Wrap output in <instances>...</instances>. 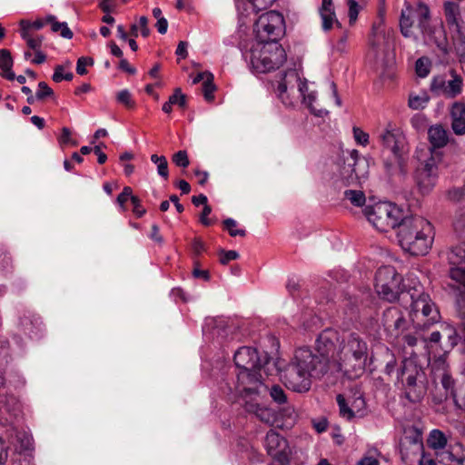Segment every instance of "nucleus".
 I'll return each mask as SVG.
<instances>
[{
  "mask_svg": "<svg viewBox=\"0 0 465 465\" xmlns=\"http://www.w3.org/2000/svg\"><path fill=\"white\" fill-rule=\"evenodd\" d=\"M443 10L448 25L450 27L453 26L456 30H459L460 22L461 21L459 5L453 2H445Z\"/></svg>",
  "mask_w": 465,
  "mask_h": 465,
  "instance_id": "obj_28",
  "label": "nucleus"
},
{
  "mask_svg": "<svg viewBox=\"0 0 465 465\" xmlns=\"http://www.w3.org/2000/svg\"><path fill=\"white\" fill-rule=\"evenodd\" d=\"M353 137L358 144L366 146L369 143V134L359 127H353Z\"/></svg>",
  "mask_w": 465,
  "mask_h": 465,
  "instance_id": "obj_48",
  "label": "nucleus"
},
{
  "mask_svg": "<svg viewBox=\"0 0 465 465\" xmlns=\"http://www.w3.org/2000/svg\"><path fill=\"white\" fill-rule=\"evenodd\" d=\"M175 7L182 10H190L192 8V0H177Z\"/></svg>",
  "mask_w": 465,
  "mask_h": 465,
  "instance_id": "obj_62",
  "label": "nucleus"
},
{
  "mask_svg": "<svg viewBox=\"0 0 465 465\" xmlns=\"http://www.w3.org/2000/svg\"><path fill=\"white\" fill-rule=\"evenodd\" d=\"M173 105H177L182 110H185L187 107V96L182 92L181 88L174 89L168 101L163 104L162 109L165 114H169L172 113Z\"/></svg>",
  "mask_w": 465,
  "mask_h": 465,
  "instance_id": "obj_27",
  "label": "nucleus"
},
{
  "mask_svg": "<svg viewBox=\"0 0 465 465\" xmlns=\"http://www.w3.org/2000/svg\"><path fill=\"white\" fill-rule=\"evenodd\" d=\"M431 63L428 57H420L415 63V72L420 77H426L430 72Z\"/></svg>",
  "mask_w": 465,
  "mask_h": 465,
  "instance_id": "obj_36",
  "label": "nucleus"
},
{
  "mask_svg": "<svg viewBox=\"0 0 465 465\" xmlns=\"http://www.w3.org/2000/svg\"><path fill=\"white\" fill-rule=\"evenodd\" d=\"M430 101L427 92L422 91L419 94L411 93L409 96L408 105L412 110L423 109Z\"/></svg>",
  "mask_w": 465,
  "mask_h": 465,
  "instance_id": "obj_32",
  "label": "nucleus"
},
{
  "mask_svg": "<svg viewBox=\"0 0 465 465\" xmlns=\"http://www.w3.org/2000/svg\"><path fill=\"white\" fill-rule=\"evenodd\" d=\"M337 331L324 330L316 341V350L321 354L320 359L327 363V360L336 361L337 352H340L341 341Z\"/></svg>",
  "mask_w": 465,
  "mask_h": 465,
  "instance_id": "obj_10",
  "label": "nucleus"
},
{
  "mask_svg": "<svg viewBox=\"0 0 465 465\" xmlns=\"http://www.w3.org/2000/svg\"><path fill=\"white\" fill-rule=\"evenodd\" d=\"M441 158L440 153L431 151L430 157L422 167L417 170V185L422 194L428 193L435 186L438 178V165Z\"/></svg>",
  "mask_w": 465,
  "mask_h": 465,
  "instance_id": "obj_9",
  "label": "nucleus"
},
{
  "mask_svg": "<svg viewBox=\"0 0 465 465\" xmlns=\"http://www.w3.org/2000/svg\"><path fill=\"white\" fill-rule=\"evenodd\" d=\"M22 38L25 41L27 49L25 51V58L34 64H41L46 61V55L42 52L43 36L39 34L20 31Z\"/></svg>",
  "mask_w": 465,
  "mask_h": 465,
  "instance_id": "obj_14",
  "label": "nucleus"
},
{
  "mask_svg": "<svg viewBox=\"0 0 465 465\" xmlns=\"http://www.w3.org/2000/svg\"><path fill=\"white\" fill-rule=\"evenodd\" d=\"M274 1L275 0H248L257 12L269 8Z\"/></svg>",
  "mask_w": 465,
  "mask_h": 465,
  "instance_id": "obj_51",
  "label": "nucleus"
},
{
  "mask_svg": "<svg viewBox=\"0 0 465 465\" xmlns=\"http://www.w3.org/2000/svg\"><path fill=\"white\" fill-rule=\"evenodd\" d=\"M458 308L460 314L465 317V293H462L460 298H458Z\"/></svg>",
  "mask_w": 465,
  "mask_h": 465,
  "instance_id": "obj_64",
  "label": "nucleus"
},
{
  "mask_svg": "<svg viewBox=\"0 0 465 465\" xmlns=\"http://www.w3.org/2000/svg\"><path fill=\"white\" fill-rule=\"evenodd\" d=\"M270 395L272 398V400L279 404H282L287 401V396L283 389L279 385H274L272 387L270 391Z\"/></svg>",
  "mask_w": 465,
  "mask_h": 465,
  "instance_id": "obj_44",
  "label": "nucleus"
},
{
  "mask_svg": "<svg viewBox=\"0 0 465 465\" xmlns=\"http://www.w3.org/2000/svg\"><path fill=\"white\" fill-rule=\"evenodd\" d=\"M114 0H103L99 4V6H100V8L102 9L103 12L110 13L115 7V5H114Z\"/></svg>",
  "mask_w": 465,
  "mask_h": 465,
  "instance_id": "obj_57",
  "label": "nucleus"
},
{
  "mask_svg": "<svg viewBox=\"0 0 465 465\" xmlns=\"http://www.w3.org/2000/svg\"><path fill=\"white\" fill-rule=\"evenodd\" d=\"M155 26L157 28V31L163 35L166 33L167 31V28H168V22L167 20L163 17V18H160L157 20L156 24H155Z\"/></svg>",
  "mask_w": 465,
  "mask_h": 465,
  "instance_id": "obj_59",
  "label": "nucleus"
},
{
  "mask_svg": "<svg viewBox=\"0 0 465 465\" xmlns=\"http://www.w3.org/2000/svg\"><path fill=\"white\" fill-rule=\"evenodd\" d=\"M285 60V50L278 42H256L250 50V62L257 73L279 68Z\"/></svg>",
  "mask_w": 465,
  "mask_h": 465,
  "instance_id": "obj_4",
  "label": "nucleus"
},
{
  "mask_svg": "<svg viewBox=\"0 0 465 465\" xmlns=\"http://www.w3.org/2000/svg\"><path fill=\"white\" fill-rule=\"evenodd\" d=\"M298 419V414L293 406L281 408L276 414L275 426L282 430H288L294 426Z\"/></svg>",
  "mask_w": 465,
  "mask_h": 465,
  "instance_id": "obj_25",
  "label": "nucleus"
},
{
  "mask_svg": "<svg viewBox=\"0 0 465 465\" xmlns=\"http://www.w3.org/2000/svg\"><path fill=\"white\" fill-rule=\"evenodd\" d=\"M54 91L45 82H40L38 84V90L36 92V97L39 100H43L45 97L53 96Z\"/></svg>",
  "mask_w": 465,
  "mask_h": 465,
  "instance_id": "obj_49",
  "label": "nucleus"
},
{
  "mask_svg": "<svg viewBox=\"0 0 465 465\" xmlns=\"http://www.w3.org/2000/svg\"><path fill=\"white\" fill-rule=\"evenodd\" d=\"M341 357L367 356V344L355 334H349L341 341Z\"/></svg>",
  "mask_w": 465,
  "mask_h": 465,
  "instance_id": "obj_20",
  "label": "nucleus"
},
{
  "mask_svg": "<svg viewBox=\"0 0 465 465\" xmlns=\"http://www.w3.org/2000/svg\"><path fill=\"white\" fill-rule=\"evenodd\" d=\"M448 261L450 264V278L459 288L464 290L460 292V295H461L465 293V243L453 247L448 255Z\"/></svg>",
  "mask_w": 465,
  "mask_h": 465,
  "instance_id": "obj_11",
  "label": "nucleus"
},
{
  "mask_svg": "<svg viewBox=\"0 0 465 465\" xmlns=\"http://www.w3.org/2000/svg\"><path fill=\"white\" fill-rule=\"evenodd\" d=\"M148 18L146 16H141L138 20V29L142 36L147 38L150 35V28L148 25Z\"/></svg>",
  "mask_w": 465,
  "mask_h": 465,
  "instance_id": "obj_50",
  "label": "nucleus"
},
{
  "mask_svg": "<svg viewBox=\"0 0 465 465\" xmlns=\"http://www.w3.org/2000/svg\"><path fill=\"white\" fill-rule=\"evenodd\" d=\"M265 448L269 455L281 462L285 461L288 458L289 450L286 440L272 430L266 434Z\"/></svg>",
  "mask_w": 465,
  "mask_h": 465,
  "instance_id": "obj_16",
  "label": "nucleus"
},
{
  "mask_svg": "<svg viewBox=\"0 0 465 465\" xmlns=\"http://www.w3.org/2000/svg\"><path fill=\"white\" fill-rule=\"evenodd\" d=\"M193 174L199 184L203 185L208 180V173L205 171L195 169Z\"/></svg>",
  "mask_w": 465,
  "mask_h": 465,
  "instance_id": "obj_54",
  "label": "nucleus"
},
{
  "mask_svg": "<svg viewBox=\"0 0 465 465\" xmlns=\"http://www.w3.org/2000/svg\"><path fill=\"white\" fill-rule=\"evenodd\" d=\"M94 64V59L88 56H82L77 61L76 72L80 75L87 74L86 67Z\"/></svg>",
  "mask_w": 465,
  "mask_h": 465,
  "instance_id": "obj_46",
  "label": "nucleus"
},
{
  "mask_svg": "<svg viewBox=\"0 0 465 465\" xmlns=\"http://www.w3.org/2000/svg\"><path fill=\"white\" fill-rule=\"evenodd\" d=\"M451 128L457 135L465 134V104L456 102L450 109Z\"/></svg>",
  "mask_w": 465,
  "mask_h": 465,
  "instance_id": "obj_23",
  "label": "nucleus"
},
{
  "mask_svg": "<svg viewBox=\"0 0 465 465\" xmlns=\"http://www.w3.org/2000/svg\"><path fill=\"white\" fill-rule=\"evenodd\" d=\"M350 212L362 214L378 231L388 232L397 226L398 241L411 255H426L432 248L435 229L426 218L412 213L411 205H352Z\"/></svg>",
  "mask_w": 465,
  "mask_h": 465,
  "instance_id": "obj_1",
  "label": "nucleus"
},
{
  "mask_svg": "<svg viewBox=\"0 0 465 465\" xmlns=\"http://www.w3.org/2000/svg\"><path fill=\"white\" fill-rule=\"evenodd\" d=\"M246 408L249 412L253 413L262 422L270 426H275L277 411L273 409L253 403H248Z\"/></svg>",
  "mask_w": 465,
  "mask_h": 465,
  "instance_id": "obj_24",
  "label": "nucleus"
},
{
  "mask_svg": "<svg viewBox=\"0 0 465 465\" xmlns=\"http://www.w3.org/2000/svg\"><path fill=\"white\" fill-rule=\"evenodd\" d=\"M249 378L244 381H241L239 373L237 374V391L242 397H247L252 394H257L259 389L262 384V368L254 370H248Z\"/></svg>",
  "mask_w": 465,
  "mask_h": 465,
  "instance_id": "obj_18",
  "label": "nucleus"
},
{
  "mask_svg": "<svg viewBox=\"0 0 465 465\" xmlns=\"http://www.w3.org/2000/svg\"><path fill=\"white\" fill-rule=\"evenodd\" d=\"M70 63H66L64 64H58L54 67V72L53 74V81L55 83H60L64 80L71 81L73 79V73L69 71Z\"/></svg>",
  "mask_w": 465,
  "mask_h": 465,
  "instance_id": "obj_33",
  "label": "nucleus"
},
{
  "mask_svg": "<svg viewBox=\"0 0 465 465\" xmlns=\"http://www.w3.org/2000/svg\"><path fill=\"white\" fill-rule=\"evenodd\" d=\"M446 444L447 438L442 431L440 430L430 431L427 439V445L435 451L439 462L445 463L452 460V454L444 450Z\"/></svg>",
  "mask_w": 465,
  "mask_h": 465,
  "instance_id": "obj_19",
  "label": "nucleus"
},
{
  "mask_svg": "<svg viewBox=\"0 0 465 465\" xmlns=\"http://www.w3.org/2000/svg\"><path fill=\"white\" fill-rule=\"evenodd\" d=\"M223 224H224V228L226 230H228L231 236L244 237L246 235L245 230L238 228L237 223L232 219L225 220Z\"/></svg>",
  "mask_w": 465,
  "mask_h": 465,
  "instance_id": "obj_39",
  "label": "nucleus"
},
{
  "mask_svg": "<svg viewBox=\"0 0 465 465\" xmlns=\"http://www.w3.org/2000/svg\"><path fill=\"white\" fill-rule=\"evenodd\" d=\"M203 81L202 92L204 99L211 103L214 101V94L216 92V85L214 84L213 74L209 72L199 73L193 79V84H196Z\"/></svg>",
  "mask_w": 465,
  "mask_h": 465,
  "instance_id": "obj_22",
  "label": "nucleus"
},
{
  "mask_svg": "<svg viewBox=\"0 0 465 465\" xmlns=\"http://www.w3.org/2000/svg\"><path fill=\"white\" fill-rule=\"evenodd\" d=\"M417 374V366L414 364L413 361L411 359H405L403 361L401 375L409 386H412L416 383Z\"/></svg>",
  "mask_w": 465,
  "mask_h": 465,
  "instance_id": "obj_31",
  "label": "nucleus"
},
{
  "mask_svg": "<svg viewBox=\"0 0 465 465\" xmlns=\"http://www.w3.org/2000/svg\"><path fill=\"white\" fill-rule=\"evenodd\" d=\"M176 54L180 56L181 58L184 59L187 56V44L185 42L181 41L178 44L177 49H176Z\"/></svg>",
  "mask_w": 465,
  "mask_h": 465,
  "instance_id": "obj_60",
  "label": "nucleus"
},
{
  "mask_svg": "<svg viewBox=\"0 0 465 465\" xmlns=\"http://www.w3.org/2000/svg\"><path fill=\"white\" fill-rule=\"evenodd\" d=\"M128 201H131L132 203H137L138 199L136 196L133 195L132 188L125 186L117 197V203H126Z\"/></svg>",
  "mask_w": 465,
  "mask_h": 465,
  "instance_id": "obj_43",
  "label": "nucleus"
},
{
  "mask_svg": "<svg viewBox=\"0 0 465 465\" xmlns=\"http://www.w3.org/2000/svg\"><path fill=\"white\" fill-rule=\"evenodd\" d=\"M172 161L175 165H177L179 167H183V168H186L190 164L188 154H187L186 151H183V150H181V151H178L177 153H175L173 155Z\"/></svg>",
  "mask_w": 465,
  "mask_h": 465,
  "instance_id": "obj_42",
  "label": "nucleus"
},
{
  "mask_svg": "<svg viewBox=\"0 0 465 465\" xmlns=\"http://www.w3.org/2000/svg\"><path fill=\"white\" fill-rule=\"evenodd\" d=\"M116 100L119 104H123L129 110H133L136 106V103L128 90H122L118 92L116 94Z\"/></svg>",
  "mask_w": 465,
  "mask_h": 465,
  "instance_id": "obj_37",
  "label": "nucleus"
},
{
  "mask_svg": "<svg viewBox=\"0 0 465 465\" xmlns=\"http://www.w3.org/2000/svg\"><path fill=\"white\" fill-rule=\"evenodd\" d=\"M430 19V10L425 3L405 2L400 18L401 32L405 37H416L415 28H418L423 35L430 38L433 34Z\"/></svg>",
  "mask_w": 465,
  "mask_h": 465,
  "instance_id": "obj_3",
  "label": "nucleus"
},
{
  "mask_svg": "<svg viewBox=\"0 0 465 465\" xmlns=\"http://www.w3.org/2000/svg\"><path fill=\"white\" fill-rule=\"evenodd\" d=\"M337 356L339 369L343 371L349 378H358L364 372L367 356L341 357L339 352Z\"/></svg>",
  "mask_w": 465,
  "mask_h": 465,
  "instance_id": "obj_17",
  "label": "nucleus"
},
{
  "mask_svg": "<svg viewBox=\"0 0 465 465\" xmlns=\"http://www.w3.org/2000/svg\"><path fill=\"white\" fill-rule=\"evenodd\" d=\"M94 153L97 155V162L104 164L107 160V155L101 150L100 145L94 148Z\"/></svg>",
  "mask_w": 465,
  "mask_h": 465,
  "instance_id": "obj_61",
  "label": "nucleus"
},
{
  "mask_svg": "<svg viewBox=\"0 0 465 465\" xmlns=\"http://www.w3.org/2000/svg\"><path fill=\"white\" fill-rule=\"evenodd\" d=\"M326 372V362L307 348L296 350L292 363L283 375L285 386L296 392H306L312 387L313 378Z\"/></svg>",
  "mask_w": 465,
  "mask_h": 465,
  "instance_id": "obj_2",
  "label": "nucleus"
},
{
  "mask_svg": "<svg viewBox=\"0 0 465 465\" xmlns=\"http://www.w3.org/2000/svg\"><path fill=\"white\" fill-rule=\"evenodd\" d=\"M378 457L379 453L377 450H369L358 461V465H380Z\"/></svg>",
  "mask_w": 465,
  "mask_h": 465,
  "instance_id": "obj_38",
  "label": "nucleus"
},
{
  "mask_svg": "<svg viewBox=\"0 0 465 465\" xmlns=\"http://www.w3.org/2000/svg\"><path fill=\"white\" fill-rule=\"evenodd\" d=\"M211 213V207L209 205H204L203 213L201 215V222L203 224L208 226L212 224L211 219L208 218V215Z\"/></svg>",
  "mask_w": 465,
  "mask_h": 465,
  "instance_id": "obj_58",
  "label": "nucleus"
},
{
  "mask_svg": "<svg viewBox=\"0 0 465 465\" xmlns=\"http://www.w3.org/2000/svg\"><path fill=\"white\" fill-rule=\"evenodd\" d=\"M344 194L345 198L351 203H365L366 197L362 191L348 190Z\"/></svg>",
  "mask_w": 465,
  "mask_h": 465,
  "instance_id": "obj_41",
  "label": "nucleus"
},
{
  "mask_svg": "<svg viewBox=\"0 0 465 465\" xmlns=\"http://www.w3.org/2000/svg\"><path fill=\"white\" fill-rule=\"evenodd\" d=\"M451 79L446 81L441 75L435 76L430 84V90L446 98H455L462 92L463 80L455 70L450 71Z\"/></svg>",
  "mask_w": 465,
  "mask_h": 465,
  "instance_id": "obj_12",
  "label": "nucleus"
},
{
  "mask_svg": "<svg viewBox=\"0 0 465 465\" xmlns=\"http://www.w3.org/2000/svg\"><path fill=\"white\" fill-rule=\"evenodd\" d=\"M108 46L110 48L111 54L114 56L120 58V59L123 58L124 53H123L122 49L115 44L114 41H110L108 44Z\"/></svg>",
  "mask_w": 465,
  "mask_h": 465,
  "instance_id": "obj_55",
  "label": "nucleus"
},
{
  "mask_svg": "<svg viewBox=\"0 0 465 465\" xmlns=\"http://www.w3.org/2000/svg\"><path fill=\"white\" fill-rule=\"evenodd\" d=\"M347 5L349 8V10H348L349 23L351 25H352L357 21L358 15L361 10V6L356 0H347Z\"/></svg>",
  "mask_w": 465,
  "mask_h": 465,
  "instance_id": "obj_40",
  "label": "nucleus"
},
{
  "mask_svg": "<svg viewBox=\"0 0 465 465\" xmlns=\"http://www.w3.org/2000/svg\"><path fill=\"white\" fill-rule=\"evenodd\" d=\"M151 161L157 164L158 173L164 179L167 180L169 177L168 172V162L165 156L152 154Z\"/></svg>",
  "mask_w": 465,
  "mask_h": 465,
  "instance_id": "obj_35",
  "label": "nucleus"
},
{
  "mask_svg": "<svg viewBox=\"0 0 465 465\" xmlns=\"http://www.w3.org/2000/svg\"><path fill=\"white\" fill-rule=\"evenodd\" d=\"M380 139L384 147L390 149L398 162L404 159L408 153V147L405 137L399 132L385 130Z\"/></svg>",
  "mask_w": 465,
  "mask_h": 465,
  "instance_id": "obj_15",
  "label": "nucleus"
},
{
  "mask_svg": "<svg viewBox=\"0 0 465 465\" xmlns=\"http://www.w3.org/2000/svg\"><path fill=\"white\" fill-rule=\"evenodd\" d=\"M119 68L130 74H135V69L129 64V62L122 58L119 62Z\"/></svg>",
  "mask_w": 465,
  "mask_h": 465,
  "instance_id": "obj_56",
  "label": "nucleus"
},
{
  "mask_svg": "<svg viewBox=\"0 0 465 465\" xmlns=\"http://www.w3.org/2000/svg\"><path fill=\"white\" fill-rule=\"evenodd\" d=\"M13 58L11 53L7 49L0 50V69L2 70L1 75L9 80L13 81L15 78L14 72L12 71L13 67Z\"/></svg>",
  "mask_w": 465,
  "mask_h": 465,
  "instance_id": "obj_29",
  "label": "nucleus"
},
{
  "mask_svg": "<svg viewBox=\"0 0 465 465\" xmlns=\"http://www.w3.org/2000/svg\"><path fill=\"white\" fill-rule=\"evenodd\" d=\"M234 362L239 369V377L244 381L249 378L248 370L261 369L258 353L251 347H242L234 354Z\"/></svg>",
  "mask_w": 465,
  "mask_h": 465,
  "instance_id": "obj_13",
  "label": "nucleus"
},
{
  "mask_svg": "<svg viewBox=\"0 0 465 465\" xmlns=\"http://www.w3.org/2000/svg\"><path fill=\"white\" fill-rule=\"evenodd\" d=\"M337 403L340 408V414L342 418L351 420L357 415H363L365 401L361 397L355 398L351 401H347L341 394H339L337 395Z\"/></svg>",
  "mask_w": 465,
  "mask_h": 465,
  "instance_id": "obj_21",
  "label": "nucleus"
},
{
  "mask_svg": "<svg viewBox=\"0 0 465 465\" xmlns=\"http://www.w3.org/2000/svg\"><path fill=\"white\" fill-rule=\"evenodd\" d=\"M253 31L256 42H278L285 33L283 16L276 11L262 14L255 22Z\"/></svg>",
  "mask_w": 465,
  "mask_h": 465,
  "instance_id": "obj_5",
  "label": "nucleus"
},
{
  "mask_svg": "<svg viewBox=\"0 0 465 465\" xmlns=\"http://www.w3.org/2000/svg\"><path fill=\"white\" fill-rule=\"evenodd\" d=\"M294 82V84H292L291 89L292 90L294 86L297 89L298 95L302 98L303 104L312 111V104L315 101V94L313 92L308 93V84L305 79H302L299 74L295 71H292L288 73L282 82L279 83L277 91L279 93L280 98L287 103L288 99V88L289 85Z\"/></svg>",
  "mask_w": 465,
  "mask_h": 465,
  "instance_id": "obj_8",
  "label": "nucleus"
},
{
  "mask_svg": "<svg viewBox=\"0 0 465 465\" xmlns=\"http://www.w3.org/2000/svg\"><path fill=\"white\" fill-rule=\"evenodd\" d=\"M192 249L196 255H199L205 251V246L202 240L194 239L192 242Z\"/></svg>",
  "mask_w": 465,
  "mask_h": 465,
  "instance_id": "obj_53",
  "label": "nucleus"
},
{
  "mask_svg": "<svg viewBox=\"0 0 465 465\" xmlns=\"http://www.w3.org/2000/svg\"><path fill=\"white\" fill-rule=\"evenodd\" d=\"M193 276L196 279H202L205 282L210 280V273L208 270L201 269L199 261L193 262Z\"/></svg>",
  "mask_w": 465,
  "mask_h": 465,
  "instance_id": "obj_47",
  "label": "nucleus"
},
{
  "mask_svg": "<svg viewBox=\"0 0 465 465\" xmlns=\"http://www.w3.org/2000/svg\"><path fill=\"white\" fill-rule=\"evenodd\" d=\"M50 21L51 15L45 18H37L35 21L21 20L19 23L20 31H28L29 33L37 34V31L49 25Z\"/></svg>",
  "mask_w": 465,
  "mask_h": 465,
  "instance_id": "obj_30",
  "label": "nucleus"
},
{
  "mask_svg": "<svg viewBox=\"0 0 465 465\" xmlns=\"http://www.w3.org/2000/svg\"><path fill=\"white\" fill-rule=\"evenodd\" d=\"M402 277L392 266L381 267L375 275V290L378 295L390 302H395L402 292Z\"/></svg>",
  "mask_w": 465,
  "mask_h": 465,
  "instance_id": "obj_6",
  "label": "nucleus"
},
{
  "mask_svg": "<svg viewBox=\"0 0 465 465\" xmlns=\"http://www.w3.org/2000/svg\"><path fill=\"white\" fill-rule=\"evenodd\" d=\"M49 25L54 33H58L61 36L68 39L73 37V32L68 28L66 23L55 21L54 17L51 16Z\"/></svg>",
  "mask_w": 465,
  "mask_h": 465,
  "instance_id": "obj_34",
  "label": "nucleus"
},
{
  "mask_svg": "<svg viewBox=\"0 0 465 465\" xmlns=\"http://www.w3.org/2000/svg\"><path fill=\"white\" fill-rule=\"evenodd\" d=\"M239 254L235 251L223 252L220 255V262L223 264H226L230 261L236 260Z\"/></svg>",
  "mask_w": 465,
  "mask_h": 465,
  "instance_id": "obj_52",
  "label": "nucleus"
},
{
  "mask_svg": "<svg viewBox=\"0 0 465 465\" xmlns=\"http://www.w3.org/2000/svg\"><path fill=\"white\" fill-rule=\"evenodd\" d=\"M411 299L408 313L409 319L415 328H428L438 321L439 312L428 294L421 293Z\"/></svg>",
  "mask_w": 465,
  "mask_h": 465,
  "instance_id": "obj_7",
  "label": "nucleus"
},
{
  "mask_svg": "<svg viewBox=\"0 0 465 465\" xmlns=\"http://www.w3.org/2000/svg\"><path fill=\"white\" fill-rule=\"evenodd\" d=\"M428 135L434 152H436L435 149L442 148L449 143L448 133L441 125L431 126Z\"/></svg>",
  "mask_w": 465,
  "mask_h": 465,
  "instance_id": "obj_26",
  "label": "nucleus"
},
{
  "mask_svg": "<svg viewBox=\"0 0 465 465\" xmlns=\"http://www.w3.org/2000/svg\"><path fill=\"white\" fill-rule=\"evenodd\" d=\"M59 143L64 146L67 144H72L74 146L77 145L76 141L72 138V131L67 127H63L61 130V134L58 137Z\"/></svg>",
  "mask_w": 465,
  "mask_h": 465,
  "instance_id": "obj_45",
  "label": "nucleus"
},
{
  "mask_svg": "<svg viewBox=\"0 0 465 465\" xmlns=\"http://www.w3.org/2000/svg\"><path fill=\"white\" fill-rule=\"evenodd\" d=\"M420 465H437V463L428 454L423 453L420 460Z\"/></svg>",
  "mask_w": 465,
  "mask_h": 465,
  "instance_id": "obj_63",
  "label": "nucleus"
}]
</instances>
